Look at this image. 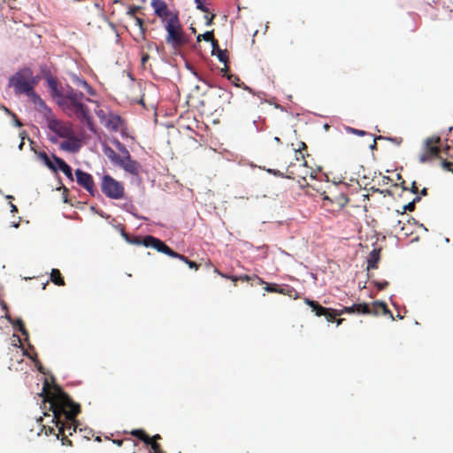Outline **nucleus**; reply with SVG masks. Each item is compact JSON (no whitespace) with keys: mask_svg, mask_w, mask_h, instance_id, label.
<instances>
[{"mask_svg":"<svg viewBox=\"0 0 453 453\" xmlns=\"http://www.w3.org/2000/svg\"><path fill=\"white\" fill-rule=\"evenodd\" d=\"M43 392L47 394V399L50 402L52 411V422L57 426H59L60 417L65 415L66 419L73 420L80 411V406L74 403L70 397L58 387H54L53 393H47V382L44 383Z\"/></svg>","mask_w":453,"mask_h":453,"instance_id":"nucleus-1","label":"nucleus"},{"mask_svg":"<svg viewBox=\"0 0 453 453\" xmlns=\"http://www.w3.org/2000/svg\"><path fill=\"white\" fill-rule=\"evenodd\" d=\"M64 97L65 106L73 108L78 118L83 120L91 131H94L92 117L88 107L82 102L83 94L75 91L73 88L68 86Z\"/></svg>","mask_w":453,"mask_h":453,"instance_id":"nucleus-2","label":"nucleus"},{"mask_svg":"<svg viewBox=\"0 0 453 453\" xmlns=\"http://www.w3.org/2000/svg\"><path fill=\"white\" fill-rule=\"evenodd\" d=\"M36 80L33 78V73L30 68H23L10 78L9 86L14 88L16 94H26L27 96L33 90L32 83Z\"/></svg>","mask_w":453,"mask_h":453,"instance_id":"nucleus-3","label":"nucleus"},{"mask_svg":"<svg viewBox=\"0 0 453 453\" xmlns=\"http://www.w3.org/2000/svg\"><path fill=\"white\" fill-rule=\"evenodd\" d=\"M167 35L165 42L173 48H177L185 42V36L176 15L171 16L165 25Z\"/></svg>","mask_w":453,"mask_h":453,"instance_id":"nucleus-4","label":"nucleus"},{"mask_svg":"<svg viewBox=\"0 0 453 453\" xmlns=\"http://www.w3.org/2000/svg\"><path fill=\"white\" fill-rule=\"evenodd\" d=\"M101 188L103 193L111 199H120L124 196L122 185L110 175H104L103 177Z\"/></svg>","mask_w":453,"mask_h":453,"instance_id":"nucleus-5","label":"nucleus"},{"mask_svg":"<svg viewBox=\"0 0 453 453\" xmlns=\"http://www.w3.org/2000/svg\"><path fill=\"white\" fill-rule=\"evenodd\" d=\"M48 119V127L50 130L54 132L58 137L61 138H69L73 135V131L70 126L58 121L55 119L52 114L50 116H46Z\"/></svg>","mask_w":453,"mask_h":453,"instance_id":"nucleus-6","label":"nucleus"},{"mask_svg":"<svg viewBox=\"0 0 453 453\" xmlns=\"http://www.w3.org/2000/svg\"><path fill=\"white\" fill-rule=\"evenodd\" d=\"M438 137H429L426 138L424 142V152L419 156V162L425 163L427 160H430L435 157H437L439 153V147L437 143L439 142Z\"/></svg>","mask_w":453,"mask_h":453,"instance_id":"nucleus-7","label":"nucleus"},{"mask_svg":"<svg viewBox=\"0 0 453 453\" xmlns=\"http://www.w3.org/2000/svg\"><path fill=\"white\" fill-rule=\"evenodd\" d=\"M144 245L146 247L152 248L158 252L164 253L169 257H175L177 253L171 250L167 245H165L162 241L157 238L152 236H147L144 239Z\"/></svg>","mask_w":453,"mask_h":453,"instance_id":"nucleus-8","label":"nucleus"},{"mask_svg":"<svg viewBox=\"0 0 453 453\" xmlns=\"http://www.w3.org/2000/svg\"><path fill=\"white\" fill-rule=\"evenodd\" d=\"M77 182L82 186L92 196L95 195L94 181L92 176L81 169L75 171Z\"/></svg>","mask_w":453,"mask_h":453,"instance_id":"nucleus-9","label":"nucleus"},{"mask_svg":"<svg viewBox=\"0 0 453 453\" xmlns=\"http://www.w3.org/2000/svg\"><path fill=\"white\" fill-rule=\"evenodd\" d=\"M47 81H48V85L50 87L52 97L57 101V103L60 106L65 107V97H64V95L58 89V83H57L56 80L51 76H48Z\"/></svg>","mask_w":453,"mask_h":453,"instance_id":"nucleus-10","label":"nucleus"},{"mask_svg":"<svg viewBox=\"0 0 453 453\" xmlns=\"http://www.w3.org/2000/svg\"><path fill=\"white\" fill-rule=\"evenodd\" d=\"M27 96L45 117L51 115L50 109L46 105L45 102L40 97V96L34 91V89L27 95Z\"/></svg>","mask_w":453,"mask_h":453,"instance_id":"nucleus-11","label":"nucleus"},{"mask_svg":"<svg viewBox=\"0 0 453 453\" xmlns=\"http://www.w3.org/2000/svg\"><path fill=\"white\" fill-rule=\"evenodd\" d=\"M81 147L80 141L73 136L60 143V149L68 152H76Z\"/></svg>","mask_w":453,"mask_h":453,"instance_id":"nucleus-12","label":"nucleus"},{"mask_svg":"<svg viewBox=\"0 0 453 453\" xmlns=\"http://www.w3.org/2000/svg\"><path fill=\"white\" fill-rule=\"evenodd\" d=\"M103 126L109 130L118 131L121 126V119L119 116L111 112Z\"/></svg>","mask_w":453,"mask_h":453,"instance_id":"nucleus-13","label":"nucleus"},{"mask_svg":"<svg viewBox=\"0 0 453 453\" xmlns=\"http://www.w3.org/2000/svg\"><path fill=\"white\" fill-rule=\"evenodd\" d=\"M126 172L137 174V163L131 160L130 157H123L118 163Z\"/></svg>","mask_w":453,"mask_h":453,"instance_id":"nucleus-14","label":"nucleus"},{"mask_svg":"<svg viewBox=\"0 0 453 453\" xmlns=\"http://www.w3.org/2000/svg\"><path fill=\"white\" fill-rule=\"evenodd\" d=\"M54 161L57 164L54 172L61 171L69 180H73L72 168L60 157H54Z\"/></svg>","mask_w":453,"mask_h":453,"instance_id":"nucleus-15","label":"nucleus"},{"mask_svg":"<svg viewBox=\"0 0 453 453\" xmlns=\"http://www.w3.org/2000/svg\"><path fill=\"white\" fill-rule=\"evenodd\" d=\"M133 435L140 438L146 444L150 445L153 453H161L159 450V446L156 442H150V437H149L142 430H134L131 433Z\"/></svg>","mask_w":453,"mask_h":453,"instance_id":"nucleus-16","label":"nucleus"},{"mask_svg":"<svg viewBox=\"0 0 453 453\" xmlns=\"http://www.w3.org/2000/svg\"><path fill=\"white\" fill-rule=\"evenodd\" d=\"M86 100L88 102L93 103L96 105V108L94 111H95L96 115L98 117L100 123L103 125L104 122L106 120L107 117L109 116V114L111 113V111L108 109H105V110L100 109L98 107L97 102L95 100H92L89 98H87Z\"/></svg>","mask_w":453,"mask_h":453,"instance_id":"nucleus-17","label":"nucleus"},{"mask_svg":"<svg viewBox=\"0 0 453 453\" xmlns=\"http://www.w3.org/2000/svg\"><path fill=\"white\" fill-rule=\"evenodd\" d=\"M55 155H52L51 157H50L45 152L42 151L39 152L38 157L39 159L50 170L54 172L56 168V162L54 161Z\"/></svg>","mask_w":453,"mask_h":453,"instance_id":"nucleus-18","label":"nucleus"},{"mask_svg":"<svg viewBox=\"0 0 453 453\" xmlns=\"http://www.w3.org/2000/svg\"><path fill=\"white\" fill-rule=\"evenodd\" d=\"M380 250H377V249H374L371 251L369 257L367 259V264H368L367 268L368 269L376 268V265H377L378 261L380 260Z\"/></svg>","mask_w":453,"mask_h":453,"instance_id":"nucleus-19","label":"nucleus"},{"mask_svg":"<svg viewBox=\"0 0 453 453\" xmlns=\"http://www.w3.org/2000/svg\"><path fill=\"white\" fill-rule=\"evenodd\" d=\"M151 6L157 15L161 16L166 11V4L163 0H151Z\"/></svg>","mask_w":453,"mask_h":453,"instance_id":"nucleus-20","label":"nucleus"},{"mask_svg":"<svg viewBox=\"0 0 453 453\" xmlns=\"http://www.w3.org/2000/svg\"><path fill=\"white\" fill-rule=\"evenodd\" d=\"M103 151L104 155L114 164L118 165L121 157L109 146L104 145Z\"/></svg>","mask_w":453,"mask_h":453,"instance_id":"nucleus-21","label":"nucleus"},{"mask_svg":"<svg viewBox=\"0 0 453 453\" xmlns=\"http://www.w3.org/2000/svg\"><path fill=\"white\" fill-rule=\"evenodd\" d=\"M305 303L312 308V311L316 313L317 316L327 315V310L319 305L316 302L307 299Z\"/></svg>","mask_w":453,"mask_h":453,"instance_id":"nucleus-22","label":"nucleus"},{"mask_svg":"<svg viewBox=\"0 0 453 453\" xmlns=\"http://www.w3.org/2000/svg\"><path fill=\"white\" fill-rule=\"evenodd\" d=\"M212 36H213V32L212 31H207V32H205V33H203L202 35H198L196 36V41L200 42L203 39L205 42H209L211 44V48L214 49L215 47L218 46V43H217V42L215 40H213Z\"/></svg>","mask_w":453,"mask_h":453,"instance_id":"nucleus-23","label":"nucleus"},{"mask_svg":"<svg viewBox=\"0 0 453 453\" xmlns=\"http://www.w3.org/2000/svg\"><path fill=\"white\" fill-rule=\"evenodd\" d=\"M211 55L216 56L219 62L223 63L225 65L227 63L228 58L226 55V50H223L215 47L211 50Z\"/></svg>","mask_w":453,"mask_h":453,"instance_id":"nucleus-24","label":"nucleus"},{"mask_svg":"<svg viewBox=\"0 0 453 453\" xmlns=\"http://www.w3.org/2000/svg\"><path fill=\"white\" fill-rule=\"evenodd\" d=\"M134 29L137 30L138 36L143 37L144 29L142 27V20L138 17H134L133 19Z\"/></svg>","mask_w":453,"mask_h":453,"instance_id":"nucleus-25","label":"nucleus"},{"mask_svg":"<svg viewBox=\"0 0 453 453\" xmlns=\"http://www.w3.org/2000/svg\"><path fill=\"white\" fill-rule=\"evenodd\" d=\"M50 280L58 286L64 285V280L60 276V272L58 269H52L50 273Z\"/></svg>","mask_w":453,"mask_h":453,"instance_id":"nucleus-26","label":"nucleus"},{"mask_svg":"<svg viewBox=\"0 0 453 453\" xmlns=\"http://www.w3.org/2000/svg\"><path fill=\"white\" fill-rule=\"evenodd\" d=\"M71 81H73V83L75 86L81 87V88H83L88 83L83 78H81L76 74L71 75Z\"/></svg>","mask_w":453,"mask_h":453,"instance_id":"nucleus-27","label":"nucleus"},{"mask_svg":"<svg viewBox=\"0 0 453 453\" xmlns=\"http://www.w3.org/2000/svg\"><path fill=\"white\" fill-rule=\"evenodd\" d=\"M196 7L203 12H209V8L204 4L205 0H194Z\"/></svg>","mask_w":453,"mask_h":453,"instance_id":"nucleus-28","label":"nucleus"},{"mask_svg":"<svg viewBox=\"0 0 453 453\" xmlns=\"http://www.w3.org/2000/svg\"><path fill=\"white\" fill-rule=\"evenodd\" d=\"M345 131L347 133H349V134H356V135H359V136H363L365 134V132L363 131V130H358V129H355L353 127H345Z\"/></svg>","mask_w":453,"mask_h":453,"instance_id":"nucleus-29","label":"nucleus"},{"mask_svg":"<svg viewBox=\"0 0 453 453\" xmlns=\"http://www.w3.org/2000/svg\"><path fill=\"white\" fill-rule=\"evenodd\" d=\"M358 313H363V314H368L370 313V309L368 307V305L366 304H357V311Z\"/></svg>","mask_w":453,"mask_h":453,"instance_id":"nucleus-30","label":"nucleus"},{"mask_svg":"<svg viewBox=\"0 0 453 453\" xmlns=\"http://www.w3.org/2000/svg\"><path fill=\"white\" fill-rule=\"evenodd\" d=\"M357 304H353L349 307H345L344 309L342 310L341 313H343V312H347V313H354V312H357Z\"/></svg>","mask_w":453,"mask_h":453,"instance_id":"nucleus-31","label":"nucleus"},{"mask_svg":"<svg viewBox=\"0 0 453 453\" xmlns=\"http://www.w3.org/2000/svg\"><path fill=\"white\" fill-rule=\"evenodd\" d=\"M204 13H205V15H204L203 19L205 20V25L209 27L212 23V20L214 19V14L210 15L209 12H204Z\"/></svg>","mask_w":453,"mask_h":453,"instance_id":"nucleus-32","label":"nucleus"},{"mask_svg":"<svg viewBox=\"0 0 453 453\" xmlns=\"http://www.w3.org/2000/svg\"><path fill=\"white\" fill-rule=\"evenodd\" d=\"M441 166L444 170L453 173V165L446 160L442 161Z\"/></svg>","mask_w":453,"mask_h":453,"instance_id":"nucleus-33","label":"nucleus"},{"mask_svg":"<svg viewBox=\"0 0 453 453\" xmlns=\"http://www.w3.org/2000/svg\"><path fill=\"white\" fill-rule=\"evenodd\" d=\"M16 324L18 326V329L19 331H20L24 335H27V332L26 331L24 326H23V323H22V320L20 319H19L17 321H16Z\"/></svg>","mask_w":453,"mask_h":453,"instance_id":"nucleus-34","label":"nucleus"},{"mask_svg":"<svg viewBox=\"0 0 453 453\" xmlns=\"http://www.w3.org/2000/svg\"><path fill=\"white\" fill-rule=\"evenodd\" d=\"M419 200V197H416L412 202L408 203L406 205L403 206L404 211H412L414 209V203L415 201Z\"/></svg>","mask_w":453,"mask_h":453,"instance_id":"nucleus-35","label":"nucleus"},{"mask_svg":"<svg viewBox=\"0 0 453 453\" xmlns=\"http://www.w3.org/2000/svg\"><path fill=\"white\" fill-rule=\"evenodd\" d=\"M117 145L119 150L122 152L123 157H130L128 150L120 144V142H117Z\"/></svg>","mask_w":453,"mask_h":453,"instance_id":"nucleus-36","label":"nucleus"},{"mask_svg":"<svg viewBox=\"0 0 453 453\" xmlns=\"http://www.w3.org/2000/svg\"><path fill=\"white\" fill-rule=\"evenodd\" d=\"M117 145L119 150L122 152L123 157H130L128 150L120 144V142H117Z\"/></svg>","mask_w":453,"mask_h":453,"instance_id":"nucleus-37","label":"nucleus"},{"mask_svg":"<svg viewBox=\"0 0 453 453\" xmlns=\"http://www.w3.org/2000/svg\"><path fill=\"white\" fill-rule=\"evenodd\" d=\"M83 88L91 96H95L96 94V91L88 83L83 87Z\"/></svg>","mask_w":453,"mask_h":453,"instance_id":"nucleus-38","label":"nucleus"},{"mask_svg":"<svg viewBox=\"0 0 453 453\" xmlns=\"http://www.w3.org/2000/svg\"><path fill=\"white\" fill-rule=\"evenodd\" d=\"M374 305L380 306L385 314L390 313V311L388 310L386 304L383 302L377 301L374 303Z\"/></svg>","mask_w":453,"mask_h":453,"instance_id":"nucleus-39","label":"nucleus"},{"mask_svg":"<svg viewBox=\"0 0 453 453\" xmlns=\"http://www.w3.org/2000/svg\"><path fill=\"white\" fill-rule=\"evenodd\" d=\"M388 281H381V282H377L376 286L378 287L379 289H383L388 286Z\"/></svg>","mask_w":453,"mask_h":453,"instance_id":"nucleus-40","label":"nucleus"},{"mask_svg":"<svg viewBox=\"0 0 453 453\" xmlns=\"http://www.w3.org/2000/svg\"><path fill=\"white\" fill-rule=\"evenodd\" d=\"M186 264L188 265L189 268L197 269V264L193 261H186Z\"/></svg>","mask_w":453,"mask_h":453,"instance_id":"nucleus-41","label":"nucleus"},{"mask_svg":"<svg viewBox=\"0 0 453 453\" xmlns=\"http://www.w3.org/2000/svg\"><path fill=\"white\" fill-rule=\"evenodd\" d=\"M13 117V124L14 126L19 127L22 126V123L16 118L15 114H12Z\"/></svg>","mask_w":453,"mask_h":453,"instance_id":"nucleus-42","label":"nucleus"},{"mask_svg":"<svg viewBox=\"0 0 453 453\" xmlns=\"http://www.w3.org/2000/svg\"><path fill=\"white\" fill-rule=\"evenodd\" d=\"M136 10H137V8L134 7V8L128 10V12H127V15H129L133 19H134V17H135L134 13H135Z\"/></svg>","mask_w":453,"mask_h":453,"instance_id":"nucleus-43","label":"nucleus"},{"mask_svg":"<svg viewBox=\"0 0 453 453\" xmlns=\"http://www.w3.org/2000/svg\"><path fill=\"white\" fill-rule=\"evenodd\" d=\"M25 134H25V132H22V133L20 134V136H21V142H20V143L19 144V149L20 150H22L23 145H24V142H23V140H24Z\"/></svg>","mask_w":453,"mask_h":453,"instance_id":"nucleus-44","label":"nucleus"},{"mask_svg":"<svg viewBox=\"0 0 453 453\" xmlns=\"http://www.w3.org/2000/svg\"><path fill=\"white\" fill-rule=\"evenodd\" d=\"M174 257L179 258L180 260L183 261L184 263H186V261H188L187 259V257H185L184 256L178 254V253H177V256H175Z\"/></svg>","mask_w":453,"mask_h":453,"instance_id":"nucleus-45","label":"nucleus"},{"mask_svg":"<svg viewBox=\"0 0 453 453\" xmlns=\"http://www.w3.org/2000/svg\"><path fill=\"white\" fill-rule=\"evenodd\" d=\"M10 208H11V212L12 213H14V212H16L18 211L16 205L13 204L12 203H10Z\"/></svg>","mask_w":453,"mask_h":453,"instance_id":"nucleus-46","label":"nucleus"},{"mask_svg":"<svg viewBox=\"0 0 453 453\" xmlns=\"http://www.w3.org/2000/svg\"><path fill=\"white\" fill-rule=\"evenodd\" d=\"M149 58H150L149 55L142 56V64L144 65L148 61Z\"/></svg>","mask_w":453,"mask_h":453,"instance_id":"nucleus-47","label":"nucleus"},{"mask_svg":"<svg viewBox=\"0 0 453 453\" xmlns=\"http://www.w3.org/2000/svg\"><path fill=\"white\" fill-rule=\"evenodd\" d=\"M159 438H160V435L156 434L152 438H150V442H156L155 441L159 439Z\"/></svg>","mask_w":453,"mask_h":453,"instance_id":"nucleus-48","label":"nucleus"},{"mask_svg":"<svg viewBox=\"0 0 453 453\" xmlns=\"http://www.w3.org/2000/svg\"><path fill=\"white\" fill-rule=\"evenodd\" d=\"M0 109H2L7 114H12L10 110L8 108H6L5 106H2Z\"/></svg>","mask_w":453,"mask_h":453,"instance_id":"nucleus-49","label":"nucleus"},{"mask_svg":"<svg viewBox=\"0 0 453 453\" xmlns=\"http://www.w3.org/2000/svg\"><path fill=\"white\" fill-rule=\"evenodd\" d=\"M369 147L371 150L375 149V147H376V140L375 139L372 140V143Z\"/></svg>","mask_w":453,"mask_h":453,"instance_id":"nucleus-50","label":"nucleus"},{"mask_svg":"<svg viewBox=\"0 0 453 453\" xmlns=\"http://www.w3.org/2000/svg\"><path fill=\"white\" fill-rule=\"evenodd\" d=\"M114 443H116L117 445L120 446L122 441L118 440V441H113Z\"/></svg>","mask_w":453,"mask_h":453,"instance_id":"nucleus-51","label":"nucleus"},{"mask_svg":"<svg viewBox=\"0 0 453 453\" xmlns=\"http://www.w3.org/2000/svg\"><path fill=\"white\" fill-rule=\"evenodd\" d=\"M12 226L14 228H18V227H19V223H15V222H14V223H12Z\"/></svg>","mask_w":453,"mask_h":453,"instance_id":"nucleus-52","label":"nucleus"},{"mask_svg":"<svg viewBox=\"0 0 453 453\" xmlns=\"http://www.w3.org/2000/svg\"><path fill=\"white\" fill-rule=\"evenodd\" d=\"M12 337H13L14 339H16L15 341H17L18 342H20V339H19L18 336H16L15 334H13V336H12Z\"/></svg>","mask_w":453,"mask_h":453,"instance_id":"nucleus-53","label":"nucleus"},{"mask_svg":"<svg viewBox=\"0 0 453 453\" xmlns=\"http://www.w3.org/2000/svg\"><path fill=\"white\" fill-rule=\"evenodd\" d=\"M5 198H6V199L11 200V199H12V198H13V196H11V195H7V196H5Z\"/></svg>","mask_w":453,"mask_h":453,"instance_id":"nucleus-54","label":"nucleus"},{"mask_svg":"<svg viewBox=\"0 0 453 453\" xmlns=\"http://www.w3.org/2000/svg\"><path fill=\"white\" fill-rule=\"evenodd\" d=\"M243 88L248 90L249 92H251V88L247 86H243Z\"/></svg>","mask_w":453,"mask_h":453,"instance_id":"nucleus-55","label":"nucleus"},{"mask_svg":"<svg viewBox=\"0 0 453 453\" xmlns=\"http://www.w3.org/2000/svg\"><path fill=\"white\" fill-rule=\"evenodd\" d=\"M267 291H274V289L271 287H266L265 288Z\"/></svg>","mask_w":453,"mask_h":453,"instance_id":"nucleus-56","label":"nucleus"},{"mask_svg":"<svg viewBox=\"0 0 453 453\" xmlns=\"http://www.w3.org/2000/svg\"><path fill=\"white\" fill-rule=\"evenodd\" d=\"M64 430V425L62 424L61 426L59 427V431L62 432Z\"/></svg>","mask_w":453,"mask_h":453,"instance_id":"nucleus-57","label":"nucleus"},{"mask_svg":"<svg viewBox=\"0 0 453 453\" xmlns=\"http://www.w3.org/2000/svg\"><path fill=\"white\" fill-rule=\"evenodd\" d=\"M426 193V188H423L422 189V194L425 195Z\"/></svg>","mask_w":453,"mask_h":453,"instance_id":"nucleus-58","label":"nucleus"},{"mask_svg":"<svg viewBox=\"0 0 453 453\" xmlns=\"http://www.w3.org/2000/svg\"><path fill=\"white\" fill-rule=\"evenodd\" d=\"M342 319H338L337 320V326H339L342 323Z\"/></svg>","mask_w":453,"mask_h":453,"instance_id":"nucleus-59","label":"nucleus"},{"mask_svg":"<svg viewBox=\"0 0 453 453\" xmlns=\"http://www.w3.org/2000/svg\"><path fill=\"white\" fill-rule=\"evenodd\" d=\"M38 369H39V371H40V372H42V366H41V365H40V364H38Z\"/></svg>","mask_w":453,"mask_h":453,"instance_id":"nucleus-60","label":"nucleus"},{"mask_svg":"<svg viewBox=\"0 0 453 453\" xmlns=\"http://www.w3.org/2000/svg\"><path fill=\"white\" fill-rule=\"evenodd\" d=\"M139 104H143V99L142 98L139 100Z\"/></svg>","mask_w":453,"mask_h":453,"instance_id":"nucleus-61","label":"nucleus"},{"mask_svg":"<svg viewBox=\"0 0 453 453\" xmlns=\"http://www.w3.org/2000/svg\"><path fill=\"white\" fill-rule=\"evenodd\" d=\"M274 141L279 142H280V139H279L278 137H275V138H274Z\"/></svg>","mask_w":453,"mask_h":453,"instance_id":"nucleus-62","label":"nucleus"},{"mask_svg":"<svg viewBox=\"0 0 453 453\" xmlns=\"http://www.w3.org/2000/svg\"><path fill=\"white\" fill-rule=\"evenodd\" d=\"M412 193H415V186H412Z\"/></svg>","mask_w":453,"mask_h":453,"instance_id":"nucleus-63","label":"nucleus"},{"mask_svg":"<svg viewBox=\"0 0 453 453\" xmlns=\"http://www.w3.org/2000/svg\"><path fill=\"white\" fill-rule=\"evenodd\" d=\"M191 31H192L193 33H195V32H196V30H195V28H194V27H191Z\"/></svg>","mask_w":453,"mask_h":453,"instance_id":"nucleus-64","label":"nucleus"}]
</instances>
